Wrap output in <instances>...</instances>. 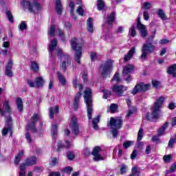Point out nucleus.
Returning <instances> with one entry per match:
<instances>
[{
    "mask_svg": "<svg viewBox=\"0 0 176 176\" xmlns=\"http://www.w3.org/2000/svg\"><path fill=\"white\" fill-rule=\"evenodd\" d=\"M165 100L166 98L161 96L155 101L154 106L152 108V113H147L146 115L147 120L155 122L156 119H159V117L160 116V108H162V105H163Z\"/></svg>",
    "mask_w": 176,
    "mask_h": 176,
    "instance_id": "nucleus-1",
    "label": "nucleus"
},
{
    "mask_svg": "<svg viewBox=\"0 0 176 176\" xmlns=\"http://www.w3.org/2000/svg\"><path fill=\"white\" fill-rule=\"evenodd\" d=\"M84 98L87 106V118L90 120L93 118V100L91 97V89L90 88L85 89Z\"/></svg>",
    "mask_w": 176,
    "mask_h": 176,
    "instance_id": "nucleus-2",
    "label": "nucleus"
},
{
    "mask_svg": "<svg viewBox=\"0 0 176 176\" xmlns=\"http://www.w3.org/2000/svg\"><path fill=\"white\" fill-rule=\"evenodd\" d=\"M122 126H123V118H122V117L111 118V134L113 138H116L118 137L119 130Z\"/></svg>",
    "mask_w": 176,
    "mask_h": 176,
    "instance_id": "nucleus-3",
    "label": "nucleus"
},
{
    "mask_svg": "<svg viewBox=\"0 0 176 176\" xmlns=\"http://www.w3.org/2000/svg\"><path fill=\"white\" fill-rule=\"evenodd\" d=\"M71 47L72 50H74V58L78 64H80V58H82V45L79 40L76 38H73L71 40Z\"/></svg>",
    "mask_w": 176,
    "mask_h": 176,
    "instance_id": "nucleus-4",
    "label": "nucleus"
},
{
    "mask_svg": "<svg viewBox=\"0 0 176 176\" xmlns=\"http://www.w3.org/2000/svg\"><path fill=\"white\" fill-rule=\"evenodd\" d=\"M36 1L38 0L23 1L21 5L23 8H27L32 13H38L42 10V6Z\"/></svg>",
    "mask_w": 176,
    "mask_h": 176,
    "instance_id": "nucleus-5",
    "label": "nucleus"
},
{
    "mask_svg": "<svg viewBox=\"0 0 176 176\" xmlns=\"http://www.w3.org/2000/svg\"><path fill=\"white\" fill-rule=\"evenodd\" d=\"M156 47H155V45H153L152 43L149 42L147 40L142 47V54L140 57V60H141V61H145L146 60V58L148 57V54L153 53Z\"/></svg>",
    "mask_w": 176,
    "mask_h": 176,
    "instance_id": "nucleus-6",
    "label": "nucleus"
},
{
    "mask_svg": "<svg viewBox=\"0 0 176 176\" xmlns=\"http://www.w3.org/2000/svg\"><path fill=\"white\" fill-rule=\"evenodd\" d=\"M148 90H151V84L140 82L134 87L131 91V94L135 95L138 93H145Z\"/></svg>",
    "mask_w": 176,
    "mask_h": 176,
    "instance_id": "nucleus-7",
    "label": "nucleus"
},
{
    "mask_svg": "<svg viewBox=\"0 0 176 176\" xmlns=\"http://www.w3.org/2000/svg\"><path fill=\"white\" fill-rule=\"evenodd\" d=\"M111 70V60L109 59L99 67V72L102 78H107Z\"/></svg>",
    "mask_w": 176,
    "mask_h": 176,
    "instance_id": "nucleus-8",
    "label": "nucleus"
},
{
    "mask_svg": "<svg viewBox=\"0 0 176 176\" xmlns=\"http://www.w3.org/2000/svg\"><path fill=\"white\" fill-rule=\"evenodd\" d=\"M6 120V126L3 128L2 134L3 135H8V133H10V136L12 137V127L13 124L12 122V117L8 116L5 118Z\"/></svg>",
    "mask_w": 176,
    "mask_h": 176,
    "instance_id": "nucleus-9",
    "label": "nucleus"
},
{
    "mask_svg": "<svg viewBox=\"0 0 176 176\" xmlns=\"http://www.w3.org/2000/svg\"><path fill=\"white\" fill-rule=\"evenodd\" d=\"M39 120V116L38 114L34 113L33 116L30 119V122L28 124L26 130L30 131L32 130L33 133L36 131V129L35 128V123Z\"/></svg>",
    "mask_w": 176,
    "mask_h": 176,
    "instance_id": "nucleus-10",
    "label": "nucleus"
},
{
    "mask_svg": "<svg viewBox=\"0 0 176 176\" xmlns=\"http://www.w3.org/2000/svg\"><path fill=\"white\" fill-rule=\"evenodd\" d=\"M71 65V56L68 55H64L62 56V63L60 65V67L63 71H67V69Z\"/></svg>",
    "mask_w": 176,
    "mask_h": 176,
    "instance_id": "nucleus-11",
    "label": "nucleus"
},
{
    "mask_svg": "<svg viewBox=\"0 0 176 176\" xmlns=\"http://www.w3.org/2000/svg\"><path fill=\"white\" fill-rule=\"evenodd\" d=\"M113 93L117 94L118 97H122L123 96V93L127 91V87L124 85H114L112 87Z\"/></svg>",
    "mask_w": 176,
    "mask_h": 176,
    "instance_id": "nucleus-12",
    "label": "nucleus"
},
{
    "mask_svg": "<svg viewBox=\"0 0 176 176\" xmlns=\"http://www.w3.org/2000/svg\"><path fill=\"white\" fill-rule=\"evenodd\" d=\"M137 28L140 31L142 38H146V36H148L146 26L141 23L140 19H138Z\"/></svg>",
    "mask_w": 176,
    "mask_h": 176,
    "instance_id": "nucleus-13",
    "label": "nucleus"
},
{
    "mask_svg": "<svg viewBox=\"0 0 176 176\" xmlns=\"http://www.w3.org/2000/svg\"><path fill=\"white\" fill-rule=\"evenodd\" d=\"M70 127L73 134H79V125L78 124V118L75 116L72 117Z\"/></svg>",
    "mask_w": 176,
    "mask_h": 176,
    "instance_id": "nucleus-14",
    "label": "nucleus"
},
{
    "mask_svg": "<svg viewBox=\"0 0 176 176\" xmlns=\"http://www.w3.org/2000/svg\"><path fill=\"white\" fill-rule=\"evenodd\" d=\"M100 152H101V148L100 146H96L93 149L92 155L94 157V160L95 162H100V160H103L102 156L100 155Z\"/></svg>",
    "mask_w": 176,
    "mask_h": 176,
    "instance_id": "nucleus-15",
    "label": "nucleus"
},
{
    "mask_svg": "<svg viewBox=\"0 0 176 176\" xmlns=\"http://www.w3.org/2000/svg\"><path fill=\"white\" fill-rule=\"evenodd\" d=\"M3 108L5 111H3V109H0V115L1 116H3L5 115V112H8V113L11 112L12 109L10 108V104H9V100H4Z\"/></svg>",
    "mask_w": 176,
    "mask_h": 176,
    "instance_id": "nucleus-16",
    "label": "nucleus"
},
{
    "mask_svg": "<svg viewBox=\"0 0 176 176\" xmlns=\"http://www.w3.org/2000/svg\"><path fill=\"white\" fill-rule=\"evenodd\" d=\"M144 134V129L140 128L138 133V149L144 148V142H141Z\"/></svg>",
    "mask_w": 176,
    "mask_h": 176,
    "instance_id": "nucleus-17",
    "label": "nucleus"
},
{
    "mask_svg": "<svg viewBox=\"0 0 176 176\" xmlns=\"http://www.w3.org/2000/svg\"><path fill=\"white\" fill-rule=\"evenodd\" d=\"M134 71V65H127L124 67L122 74L123 76H127L129 74H131Z\"/></svg>",
    "mask_w": 176,
    "mask_h": 176,
    "instance_id": "nucleus-18",
    "label": "nucleus"
},
{
    "mask_svg": "<svg viewBox=\"0 0 176 176\" xmlns=\"http://www.w3.org/2000/svg\"><path fill=\"white\" fill-rule=\"evenodd\" d=\"M37 162H38V159L36 157H32L26 159L25 161V164H25V167H27V166H34V164H36Z\"/></svg>",
    "mask_w": 176,
    "mask_h": 176,
    "instance_id": "nucleus-19",
    "label": "nucleus"
},
{
    "mask_svg": "<svg viewBox=\"0 0 176 176\" xmlns=\"http://www.w3.org/2000/svg\"><path fill=\"white\" fill-rule=\"evenodd\" d=\"M50 47V56L52 57L53 56V52L56 50V47H57V40L56 38H54L51 41L50 44H49Z\"/></svg>",
    "mask_w": 176,
    "mask_h": 176,
    "instance_id": "nucleus-20",
    "label": "nucleus"
},
{
    "mask_svg": "<svg viewBox=\"0 0 176 176\" xmlns=\"http://www.w3.org/2000/svg\"><path fill=\"white\" fill-rule=\"evenodd\" d=\"M81 96H82V94L80 92H78L74 98V106H73V109L74 111H78V109L79 108V100Z\"/></svg>",
    "mask_w": 176,
    "mask_h": 176,
    "instance_id": "nucleus-21",
    "label": "nucleus"
},
{
    "mask_svg": "<svg viewBox=\"0 0 176 176\" xmlns=\"http://www.w3.org/2000/svg\"><path fill=\"white\" fill-rule=\"evenodd\" d=\"M134 54H135V48L132 47L124 57V60L129 61V60H131V58H133V56H134Z\"/></svg>",
    "mask_w": 176,
    "mask_h": 176,
    "instance_id": "nucleus-22",
    "label": "nucleus"
},
{
    "mask_svg": "<svg viewBox=\"0 0 176 176\" xmlns=\"http://www.w3.org/2000/svg\"><path fill=\"white\" fill-rule=\"evenodd\" d=\"M50 112V119H54V113H58V106H56L55 107H50L49 109Z\"/></svg>",
    "mask_w": 176,
    "mask_h": 176,
    "instance_id": "nucleus-23",
    "label": "nucleus"
},
{
    "mask_svg": "<svg viewBox=\"0 0 176 176\" xmlns=\"http://www.w3.org/2000/svg\"><path fill=\"white\" fill-rule=\"evenodd\" d=\"M87 30L88 32H94V30L93 29V19L89 18L87 21Z\"/></svg>",
    "mask_w": 176,
    "mask_h": 176,
    "instance_id": "nucleus-24",
    "label": "nucleus"
},
{
    "mask_svg": "<svg viewBox=\"0 0 176 176\" xmlns=\"http://www.w3.org/2000/svg\"><path fill=\"white\" fill-rule=\"evenodd\" d=\"M35 83L36 87H43V85H45V80L41 76H38L36 78Z\"/></svg>",
    "mask_w": 176,
    "mask_h": 176,
    "instance_id": "nucleus-25",
    "label": "nucleus"
},
{
    "mask_svg": "<svg viewBox=\"0 0 176 176\" xmlns=\"http://www.w3.org/2000/svg\"><path fill=\"white\" fill-rule=\"evenodd\" d=\"M56 10L58 14H61V13H63V5L60 0L56 1Z\"/></svg>",
    "mask_w": 176,
    "mask_h": 176,
    "instance_id": "nucleus-26",
    "label": "nucleus"
},
{
    "mask_svg": "<svg viewBox=\"0 0 176 176\" xmlns=\"http://www.w3.org/2000/svg\"><path fill=\"white\" fill-rule=\"evenodd\" d=\"M101 118L100 115L97 116L96 118L92 120V124L94 130H98V123H100V118Z\"/></svg>",
    "mask_w": 176,
    "mask_h": 176,
    "instance_id": "nucleus-27",
    "label": "nucleus"
},
{
    "mask_svg": "<svg viewBox=\"0 0 176 176\" xmlns=\"http://www.w3.org/2000/svg\"><path fill=\"white\" fill-rule=\"evenodd\" d=\"M168 74L173 75L174 78H176V64L173 65L167 70Z\"/></svg>",
    "mask_w": 176,
    "mask_h": 176,
    "instance_id": "nucleus-28",
    "label": "nucleus"
},
{
    "mask_svg": "<svg viewBox=\"0 0 176 176\" xmlns=\"http://www.w3.org/2000/svg\"><path fill=\"white\" fill-rule=\"evenodd\" d=\"M57 76L61 86H65V85H67V80L65 79V77H64V76H63L60 72L57 73Z\"/></svg>",
    "mask_w": 176,
    "mask_h": 176,
    "instance_id": "nucleus-29",
    "label": "nucleus"
},
{
    "mask_svg": "<svg viewBox=\"0 0 176 176\" xmlns=\"http://www.w3.org/2000/svg\"><path fill=\"white\" fill-rule=\"evenodd\" d=\"M16 104L19 112H23V100L21 98H16Z\"/></svg>",
    "mask_w": 176,
    "mask_h": 176,
    "instance_id": "nucleus-30",
    "label": "nucleus"
},
{
    "mask_svg": "<svg viewBox=\"0 0 176 176\" xmlns=\"http://www.w3.org/2000/svg\"><path fill=\"white\" fill-rule=\"evenodd\" d=\"M96 6L98 10H104L105 9V3L103 0H98Z\"/></svg>",
    "mask_w": 176,
    "mask_h": 176,
    "instance_id": "nucleus-31",
    "label": "nucleus"
},
{
    "mask_svg": "<svg viewBox=\"0 0 176 176\" xmlns=\"http://www.w3.org/2000/svg\"><path fill=\"white\" fill-rule=\"evenodd\" d=\"M73 86L75 89L78 87L79 91H82L83 90V85H80L76 78L73 80Z\"/></svg>",
    "mask_w": 176,
    "mask_h": 176,
    "instance_id": "nucleus-32",
    "label": "nucleus"
},
{
    "mask_svg": "<svg viewBox=\"0 0 176 176\" xmlns=\"http://www.w3.org/2000/svg\"><path fill=\"white\" fill-rule=\"evenodd\" d=\"M72 144H71V143H69V142L66 141L65 142V144H63L61 142H59L58 143V149H61V148H71V146Z\"/></svg>",
    "mask_w": 176,
    "mask_h": 176,
    "instance_id": "nucleus-33",
    "label": "nucleus"
},
{
    "mask_svg": "<svg viewBox=\"0 0 176 176\" xmlns=\"http://www.w3.org/2000/svg\"><path fill=\"white\" fill-rule=\"evenodd\" d=\"M168 127V123L166 122L159 130H158V136L160 137L164 134V131Z\"/></svg>",
    "mask_w": 176,
    "mask_h": 176,
    "instance_id": "nucleus-34",
    "label": "nucleus"
},
{
    "mask_svg": "<svg viewBox=\"0 0 176 176\" xmlns=\"http://www.w3.org/2000/svg\"><path fill=\"white\" fill-rule=\"evenodd\" d=\"M24 155V151L21 150L15 157L14 164H19L20 163V160H21V157Z\"/></svg>",
    "mask_w": 176,
    "mask_h": 176,
    "instance_id": "nucleus-35",
    "label": "nucleus"
},
{
    "mask_svg": "<svg viewBox=\"0 0 176 176\" xmlns=\"http://www.w3.org/2000/svg\"><path fill=\"white\" fill-rule=\"evenodd\" d=\"M157 14L159 16L160 18L162 19V20H167V16H166L164 10H163L162 9H159Z\"/></svg>",
    "mask_w": 176,
    "mask_h": 176,
    "instance_id": "nucleus-36",
    "label": "nucleus"
},
{
    "mask_svg": "<svg viewBox=\"0 0 176 176\" xmlns=\"http://www.w3.org/2000/svg\"><path fill=\"white\" fill-rule=\"evenodd\" d=\"M30 68L34 72H38V71H39V65H38L36 62L32 61L31 63Z\"/></svg>",
    "mask_w": 176,
    "mask_h": 176,
    "instance_id": "nucleus-37",
    "label": "nucleus"
},
{
    "mask_svg": "<svg viewBox=\"0 0 176 176\" xmlns=\"http://www.w3.org/2000/svg\"><path fill=\"white\" fill-rule=\"evenodd\" d=\"M111 81L112 82H116L117 83H120L122 82V80L120 79L119 72H117L114 74L113 77L111 79Z\"/></svg>",
    "mask_w": 176,
    "mask_h": 176,
    "instance_id": "nucleus-38",
    "label": "nucleus"
},
{
    "mask_svg": "<svg viewBox=\"0 0 176 176\" xmlns=\"http://www.w3.org/2000/svg\"><path fill=\"white\" fill-rule=\"evenodd\" d=\"M129 169V166L127 165L122 164L120 168V174L123 175V174H126L127 173V170Z\"/></svg>",
    "mask_w": 176,
    "mask_h": 176,
    "instance_id": "nucleus-39",
    "label": "nucleus"
},
{
    "mask_svg": "<svg viewBox=\"0 0 176 176\" xmlns=\"http://www.w3.org/2000/svg\"><path fill=\"white\" fill-rule=\"evenodd\" d=\"M118 104L113 103L111 104V113H116L117 112H119V110L118 109Z\"/></svg>",
    "mask_w": 176,
    "mask_h": 176,
    "instance_id": "nucleus-40",
    "label": "nucleus"
},
{
    "mask_svg": "<svg viewBox=\"0 0 176 176\" xmlns=\"http://www.w3.org/2000/svg\"><path fill=\"white\" fill-rule=\"evenodd\" d=\"M129 35H131L132 38H134V36L137 35V31H135V26L134 25H132L129 29Z\"/></svg>",
    "mask_w": 176,
    "mask_h": 176,
    "instance_id": "nucleus-41",
    "label": "nucleus"
},
{
    "mask_svg": "<svg viewBox=\"0 0 176 176\" xmlns=\"http://www.w3.org/2000/svg\"><path fill=\"white\" fill-rule=\"evenodd\" d=\"M20 171H19V176H25V164H21L20 166Z\"/></svg>",
    "mask_w": 176,
    "mask_h": 176,
    "instance_id": "nucleus-42",
    "label": "nucleus"
},
{
    "mask_svg": "<svg viewBox=\"0 0 176 176\" xmlns=\"http://www.w3.org/2000/svg\"><path fill=\"white\" fill-rule=\"evenodd\" d=\"M142 8L144 9L145 10H149V9L152 8V3L151 2H145L142 4Z\"/></svg>",
    "mask_w": 176,
    "mask_h": 176,
    "instance_id": "nucleus-43",
    "label": "nucleus"
},
{
    "mask_svg": "<svg viewBox=\"0 0 176 176\" xmlns=\"http://www.w3.org/2000/svg\"><path fill=\"white\" fill-rule=\"evenodd\" d=\"M51 133L54 135H57V125L56 124H52Z\"/></svg>",
    "mask_w": 176,
    "mask_h": 176,
    "instance_id": "nucleus-44",
    "label": "nucleus"
},
{
    "mask_svg": "<svg viewBox=\"0 0 176 176\" xmlns=\"http://www.w3.org/2000/svg\"><path fill=\"white\" fill-rule=\"evenodd\" d=\"M6 14L8 17V19L10 22L11 23H14V21H13V15L12 14V12H10V11H7L6 12Z\"/></svg>",
    "mask_w": 176,
    "mask_h": 176,
    "instance_id": "nucleus-45",
    "label": "nucleus"
},
{
    "mask_svg": "<svg viewBox=\"0 0 176 176\" xmlns=\"http://www.w3.org/2000/svg\"><path fill=\"white\" fill-rule=\"evenodd\" d=\"M67 158L68 160H72L73 159H75V154L72 151H69L67 153Z\"/></svg>",
    "mask_w": 176,
    "mask_h": 176,
    "instance_id": "nucleus-46",
    "label": "nucleus"
},
{
    "mask_svg": "<svg viewBox=\"0 0 176 176\" xmlns=\"http://www.w3.org/2000/svg\"><path fill=\"white\" fill-rule=\"evenodd\" d=\"M19 30L21 31H25V30H27V24H25V22H24V21H22L19 24Z\"/></svg>",
    "mask_w": 176,
    "mask_h": 176,
    "instance_id": "nucleus-47",
    "label": "nucleus"
},
{
    "mask_svg": "<svg viewBox=\"0 0 176 176\" xmlns=\"http://www.w3.org/2000/svg\"><path fill=\"white\" fill-rule=\"evenodd\" d=\"M176 170V162H175L171 166L170 168L166 171V174H170V173H174Z\"/></svg>",
    "mask_w": 176,
    "mask_h": 176,
    "instance_id": "nucleus-48",
    "label": "nucleus"
},
{
    "mask_svg": "<svg viewBox=\"0 0 176 176\" xmlns=\"http://www.w3.org/2000/svg\"><path fill=\"white\" fill-rule=\"evenodd\" d=\"M132 173L129 175V176H140V173H138V170H137V167H134L132 168Z\"/></svg>",
    "mask_w": 176,
    "mask_h": 176,
    "instance_id": "nucleus-49",
    "label": "nucleus"
},
{
    "mask_svg": "<svg viewBox=\"0 0 176 176\" xmlns=\"http://www.w3.org/2000/svg\"><path fill=\"white\" fill-rule=\"evenodd\" d=\"M54 32H55L54 25H52L51 28H50V31L48 32V34L50 35V36H54Z\"/></svg>",
    "mask_w": 176,
    "mask_h": 176,
    "instance_id": "nucleus-50",
    "label": "nucleus"
},
{
    "mask_svg": "<svg viewBox=\"0 0 176 176\" xmlns=\"http://www.w3.org/2000/svg\"><path fill=\"white\" fill-rule=\"evenodd\" d=\"M152 85L155 89H159V87H162V84L160 83V82L156 80H153Z\"/></svg>",
    "mask_w": 176,
    "mask_h": 176,
    "instance_id": "nucleus-51",
    "label": "nucleus"
},
{
    "mask_svg": "<svg viewBox=\"0 0 176 176\" xmlns=\"http://www.w3.org/2000/svg\"><path fill=\"white\" fill-rule=\"evenodd\" d=\"M13 67V60L12 59H10L6 66V69H12Z\"/></svg>",
    "mask_w": 176,
    "mask_h": 176,
    "instance_id": "nucleus-52",
    "label": "nucleus"
},
{
    "mask_svg": "<svg viewBox=\"0 0 176 176\" xmlns=\"http://www.w3.org/2000/svg\"><path fill=\"white\" fill-rule=\"evenodd\" d=\"M133 144H134L133 141H128V142H125L123 144V146L125 148H129V146H131V145H133Z\"/></svg>",
    "mask_w": 176,
    "mask_h": 176,
    "instance_id": "nucleus-53",
    "label": "nucleus"
},
{
    "mask_svg": "<svg viewBox=\"0 0 176 176\" xmlns=\"http://www.w3.org/2000/svg\"><path fill=\"white\" fill-rule=\"evenodd\" d=\"M104 27H111V15H108L106 22L104 24Z\"/></svg>",
    "mask_w": 176,
    "mask_h": 176,
    "instance_id": "nucleus-54",
    "label": "nucleus"
},
{
    "mask_svg": "<svg viewBox=\"0 0 176 176\" xmlns=\"http://www.w3.org/2000/svg\"><path fill=\"white\" fill-rule=\"evenodd\" d=\"M103 98H104L105 100H107V98H108V97L111 96V91H108V90H104L103 91Z\"/></svg>",
    "mask_w": 176,
    "mask_h": 176,
    "instance_id": "nucleus-55",
    "label": "nucleus"
},
{
    "mask_svg": "<svg viewBox=\"0 0 176 176\" xmlns=\"http://www.w3.org/2000/svg\"><path fill=\"white\" fill-rule=\"evenodd\" d=\"M172 157L173 156H171V155H164L163 157L164 162H165V163H168V162L171 160Z\"/></svg>",
    "mask_w": 176,
    "mask_h": 176,
    "instance_id": "nucleus-56",
    "label": "nucleus"
},
{
    "mask_svg": "<svg viewBox=\"0 0 176 176\" xmlns=\"http://www.w3.org/2000/svg\"><path fill=\"white\" fill-rule=\"evenodd\" d=\"M6 75L8 76V78H12L13 76V72H12V69H6Z\"/></svg>",
    "mask_w": 176,
    "mask_h": 176,
    "instance_id": "nucleus-57",
    "label": "nucleus"
},
{
    "mask_svg": "<svg viewBox=\"0 0 176 176\" xmlns=\"http://www.w3.org/2000/svg\"><path fill=\"white\" fill-rule=\"evenodd\" d=\"M27 83L30 87H36V84L32 80H28Z\"/></svg>",
    "mask_w": 176,
    "mask_h": 176,
    "instance_id": "nucleus-58",
    "label": "nucleus"
},
{
    "mask_svg": "<svg viewBox=\"0 0 176 176\" xmlns=\"http://www.w3.org/2000/svg\"><path fill=\"white\" fill-rule=\"evenodd\" d=\"M76 12L79 14L80 16H85V12L83 11V8H82V6H79L77 8Z\"/></svg>",
    "mask_w": 176,
    "mask_h": 176,
    "instance_id": "nucleus-59",
    "label": "nucleus"
},
{
    "mask_svg": "<svg viewBox=\"0 0 176 176\" xmlns=\"http://www.w3.org/2000/svg\"><path fill=\"white\" fill-rule=\"evenodd\" d=\"M63 171H64V173H67V174H71V172L72 171V167L67 166L63 169Z\"/></svg>",
    "mask_w": 176,
    "mask_h": 176,
    "instance_id": "nucleus-60",
    "label": "nucleus"
},
{
    "mask_svg": "<svg viewBox=\"0 0 176 176\" xmlns=\"http://www.w3.org/2000/svg\"><path fill=\"white\" fill-rule=\"evenodd\" d=\"M58 36H60L62 39V41H65V35L64 34V32L61 30H58Z\"/></svg>",
    "mask_w": 176,
    "mask_h": 176,
    "instance_id": "nucleus-61",
    "label": "nucleus"
},
{
    "mask_svg": "<svg viewBox=\"0 0 176 176\" xmlns=\"http://www.w3.org/2000/svg\"><path fill=\"white\" fill-rule=\"evenodd\" d=\"M69 8H70V13L72 14V13H74V8H75V3L71 0L69 1Z\"/></svg>",
    "mask_w": 176,
    "mask_h": 176,
    "instance_id": "nucleus-62",
    "label": "nucleus"
},
{
    "mask_svg": "<svg viewBox=\"0 0 176 176\" xmlns=\"http://www.w3.org/2000/svg\"><path fill=\"white\" fill-rule=\"evenodd\" d=\"M116 19V12H113L111 14V23L112 24V23H115V19Z\"/></svg>",
    "mask_w": 176,
    "mask_h": 176,
    "instance_id": "nucleus-63",
    "label": "nucleus"
},
{
    "mask_svg": "<svg viewBox=\"0 0 176 176\" xmlns=\"http://www.w3.org/2000/svg\"><path fill=\"white\" fill-rule=\"evenodd\" d=\"M97 54L96 52H91V61H96V59L97 58Z\"/></svg>",
    "mask_w": 176,
    "mask_h": 176,
    "instance_id": "nucleus-64",
    "label": "nucleus"
}]
</instances>
